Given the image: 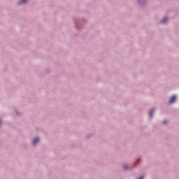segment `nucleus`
<instances>
[{
	"label": "nucleus",
	"instance_id": "7",
	"mask_svg": "<svg viewBox=\"0 0 179 179\" xmlns=\"http://www.w3.org/2000/svg\"><path fill=\"white\" fill-rule=\"evenodd\" d=\"M166 123H167V121L166 120L163 122V124H166Z\"/></svg>",
	"mask_w": 179,
	"mask_h": 179
},
{
	"label": "nucleus",
	"instance_id": "2",
	"mask_svg": "<svg viewBox=\"0 0 179 179\" xmlns=\"http://www.w3.org/2000/svg\"><path fill=\"white\" fill-rule=\"evenodd\" d=\"M38 141H40V138H34L32 141L33 145H36L37 142H38Z\"/></svg>",
	"mask_w": 179,
	"mask_h": 179
},
{
	"label": "nucleus",
	"instance_id": "1",
	"mask_svg": "<svg viewBox=\"0 0 179 179\" xmlns=\"http://www.w3.org/2000/svg\"><path fill=\"white\" fill-rule=\"evenodd\" d=\"M176 99H177V97L176 96H171L169 100L170 104H173V103H174L176 101Z\"/></svg>",
	"mask_w": 179,
	"mask_h": 179
},
{
	"label": "nucleus",
	"instance_id": "8",
	"mask_svg": "<svg viewBox=\"0 0 179 179\" xmlns=\"http://www.w3.org/2000/svg\"><path fill=\"white\" fill-rule=\"evenodd\" d=\"M0 124H1V121H0Z\"/></svg>",
	"mask_w": 179,
	"mask_h": 179
},
{
	"label": "nucleus",
	"instance_id": "4",
	"mask_svg": "<svg viewBox=\"0 0 179 179\" xmlns=\"http://www.w3.org/2000/svg\"><path fill=\"white\" fill-rule=\"evenodd\" d=\"M166 22H167V17H164V18L162 20L161 23H166Z\"/></svg>",
	"mask_w": 179,
	"mask_h": 179
},
{
	"label": "nucleus",
	"instance_id": "3",
	"mask_svg": "<svg viewBox=\"0 0 179 179\" xmlns=\"http://www.w3.org/2000/svg\"><path fill=\"white\" fill-rule=\"evenodd\" d=\"M26 2H27V0H21L18 4L20 5V3H26Z\"/></svg>",
	"mask_w": 179,
	"mask_h": 179
},
{
	"label": "nucleus",
	"instance_id": "5",
	"mask_svg": "<svg viewBox=\"0 0 179 179\" xmlns=\"http://www.w3.org/2000/svg\"><path fill=\"white\" fill-rule=\"evenodd\" d=\"M153 111H154V110H151V111H150V113H149V116H150V118H152V116L153 115Z\"/></svg>",
	"mask_w": 179,
	"mask_h": 179
},
{
	"label": "nucleus",
	"instance_id": "6",
	"mask_svg": "<svg viewBox=\"0 0 179 179\" xmlns=\"http://www.w3.org/2000/svg\"><path fill=\"white\" fill-rule=\"evenodd\" d=\"M123 169H124V170H127V169H128V166H127V165H124V166H123Z\"/></svg>",
	"mask_w": 179,
	"mask_h": 179
}]
</instances>
